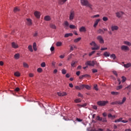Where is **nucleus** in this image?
I'll return each instance as SVG.
<instances>
[{"mask_svg": "<svg viewBox=\"0 0 131 131\" xmlns=\"http://www.w3.org/2000/svg\"><path fill=\"white\" fill-rule=\"evenodd\" d=\"M123 44L126 46H128L129 47L131 46V42L128 41H123Z\"/></svg>", "mask_w": 131, "mask_h": 131, "instance_id": "18", "label": "nucleus"}, {"mask_svg": "<svg viewBox=\"0 0 131 131\" xmlns=\"http://www.w3.org/2000/svg\"><path fill=\"white\" fill-rule=\"evenodd\" d=\"M11 46L13 49H18L19 48V46L15 42H12Z\"/></svg>", "mask_w": 131, "mask_h": 131, "instance_id": "12", "label": "nucleus"}, {"mask_svg": "<svg viewBox=\"0 0 131 131\" xmlns=\"http://www.w3.org/2000/svg\"><path fill=\"white\" fill-rule=\"evenodd\" d=\"M75 17V12L73 10H71L70 12L69 20L72 21Z\"/></svg>", "mask_w": 131, "mask_h": 131, "instance_id": "3", "label": "nucleus"}, {"mask_svg": "<svg viewBox=\"0 0 131 131\" xmlns=\"http://www.w3.org/2000/svg\"><path fill=\"white\" fill-rule=\"evenodd\" d=\"M84 88H85V84H80V89L81 91V90H83Z\"/></svg>", "mask_w": 131, "mask_h": 131, "instance_id": "43", "label": "nucleus"}, {"mask_svg": "<svg viewBox=\"0 0 131 131\" xmlns=\"http://www.w3.org/2000/svg\"><path fill=\"white\" fill-rule=\"evenodd\" d=\"M92 72H93V73H96L98 72V70L93 69H92Z\"/></svg>", "mask_w": 131, "mask_h": 131, "instance_id": "55", "label": "nucleus"}, {"mask_svg": "<svg viewBox=\"0 0 131 131\" xmlns=\"http://www.w3.org/2000/svg\"><path fill=\"white\" fill-rule=\"evenodd\" d=\"M108 103V101H99L97 102V104L98 105V106H103L107 105Z\"/></svg>", "mask_w": 131, "mask_h": 131, "instance_id": "4", "label": "nucleus"}, {"mask_svg": "<svg viewBox=\"0 0 131 131\" xmlns=\"http://www.w3.org/2000/svg\"><path fill=\"white\" fill-rule=\"evenodd\" d=\"M113 73L117 77V76H118L117 72L115 71H113Z\"/></svg>", "mask_w": 131, "mask_h": 131, "instance_id": "60", "label": "nucleus"}, {"mask_svg": "<svg viewBox=\"0 0 131 131\" xmlns=\"http://www.w3.org/2000/svg\"><path fill=\"white\" fill-rule=\"evenodd\" d=\"M80 39H81V37H79V38H76L74 40V42H78V41H79V40H80Z\"/></svg>", "mask_w": 131, "mask_h": 131, "instance_id": "36", "label": "nucleus"}, {"mask_svg": "<svg viewBox=\"0 0 131 131\" xmlns=\"http://www.w3.org/2000/svg\"><path fill=\"white\" fill-rule=\"evenodd\" d=\"M76 120H77V121H78L79 122H81V121H82V119H79V118H76Z\"/></svg>", "mask_w": 131, "mask_h": 131, "instance_id": "61", "label": "nucleus"}, {"mask_svg": "<svg viewBox=\"0 0 131 131\" xmlns=\"http://www.w3.org/2000/svg\"><path fill=\"white\" fill-rule=\"evenodd\" d=\"M69 27L71 29H75L76 28V27L73 25H70Z\"/></svg>", "mask_w": 131, "mask_h": 131, "instance_id": "35", "label": "nucleus"}, {"mask_svg": "<svg viewBox=\"0 0 131 131\" xmlns=\"http://www.w3.org/2000/svg\"><path fill=\"white\" fill-rule=\"evenodd\" d=\"M124 14V13H123V12H121V11L118 12L116 13V15L118 18H121V17H122V16H123Z\"/></svg>", "mask_w": 131, "mask_h": 131, "instance_id": "8", "label": "nucleus"}, {"mask_svg": "<svg viewBox=\"0 0 131 131\" xmlns=\"http://www.w3.org/2000/svg\"><path fill=\"white\" fill-rule=\"evenodd\" d=\"M97 39L100 42V43H104V39L101 35H99L97 37Z\"/></svg>", "mask_w": 131, "mask_h": 131, "instance_id": "6", "label": "nucleus"}, {"mask_svg": "<svg viewBox=\"0 0 131 131\" xmlns=\"http://www.w3.org/2000/svg\"><path fill=\"white\" fill-rule=\"evenodd\" d=\"M121 120H122V118H120L119 119H117V120H116L115 121V122L116 123V122H120V121H121Z\"/></svg>", "mask_w": 131, "mask_h": 131, "instance_id": "45", "label": "nucleus"}, {"mask_svg": "<svg viewBox=\"0 0 131 131\" xmlns=\"http://www.w3.org/2000/svg\"><path fill=\"white\" fill-rule=\"evenodd\" d=\"M121 122H123V123H126L127 122H128V121L124 120H122Z\"/></svg>", "mask_w": 131, "mask_h": 131, "instance_id": "64", "label": "nucleus"}, {"mask_svg": "<svg viewBox=\"0 0 131 131\" xmlns=\"http://www.w3.org/2000/svg\"><path fill=\"white\" fill-rule=\"evenodd\" d=\"M27 25H28L29 26H30L31 25H32V21H31V19L30 18H27Z\"/></svg>", "mask_w": 131, "mask_h": 131, "instance_id": "14", "label": "nucleus"}, {"mask_svg": "<svg viewBox=\"0 0 131 131\" xmlns=\"http://www.w3.org/2000/svg\"><path fill=\"white\" fill-rule=\"evenodd\" d=\"M99 17H100V15L97 14V15L91 16V18H98Z\"/></svg>", "mask_w": 131, "mask_h": 131, "instance_id": "50", "label": "nucleus"}, {"mask_svg": "<svg viewBox=\"0 0 131 131\" xmlns=\"http://www.w3.org/2000/svg\"><path fill=\"white\" fill-rule=\"evenodd\" d=\"M75 102V103H81V100L80 98L76 99Z\"/></svg>", "mask_w": 131, "mask_h": 131, "instance_id": "32", "label": "nucleus"}, {"mask_svg": "<svg viewBox=\"0 0 131 131\" xmlns=\"http://www.w3.org/2000/svg\"><path fill=\"white\" fill-rule=\"evenodd\" d=\"M34 15L36 18H40V13L38 11H35L34 12Z\"/></svg>", "mask_w": 131, "mask_h": 131, "instance_id": "11", "label": "nucleus"}, {"mask_svg": "<svg viewBox=\"0 0 131 131\" xmlns=\"http://www.w3.org/2000/svg\"><path fill=\"white\" fill-rule=\"evenodd\" d=\"M95 51L91 52L90 53H89V56H91L94 55V54H95Z\"/></svg>", "mask_w": 131, "mask_h": 131, "instance_id": "59", "label": "nucleus"}, {"mask_svg": "<svg viewBox=\"0 0 131 131\" xmlns=\"http://www.w3.org/2000/svg\"><path fill=\"white\" fill-rule=\"evenodd\" d=\"M50 51L51 52H53V51H55V47H51V48H50Z\"/></svg>", "mask_w": 131, "mask_h": 131, "instance_id": "63", "label": "nucleus"}, {"mask_svg": "<svg viewBox=\"0 0 131 131\" xmlns=\"http://www.w3.org/2000/svg\"><path fill=\"white\" fill-rule=\"evenodd\" d=\"M63 26L65 29H68V28H69V23H68L67 20L64 21L63 23Z\"/></svg>", "mask_w": 131, "mask_h": 131, "instance_id": "9", "label": "nucleus"}, {"mask_svg": "<svg viewBox=\"0 0 131 131\" xmlns=\"http://www.w3.org/2000/svg\"><path fill=\"white\" fill-rule=\"evenodd\" d=\"M118 26H113L111 27L112 31H114L115 30H118Z\"/></svg>", "mask_w": 131, "mask_h": 131, "instance_id": "13", "label": "nucleus"}, {"mask_svg": "<svg viewBox=\"0 0 131 131\" xmlns=\"http://www.w3.org/2000/svg\"><path fill=\"white\" fill-rule=\"evenodd\" d=\"M91 46H93L94 48H100V47L98 46L96 42L95 41H92L91 43H90Z\"/></svg>", "mask_w": 131, "mask_h": 131, "instance_id": "17", "label": "nucleus"}, {"mask_svg": "<svg viewBox=\"0 0 131 131\" xmlns=\"http://www.w3.org/2000/svg\"><path fill=\"white\" fill-rule=\"evenodd\" d=\"M61 46H62V42H57L56 43V46L57 47H61Z\"/></svg>", "mask_w": 131, "mask_h": 131, "instance_id": "47", "label": "nucleus"}, {"mask_svg": "<svg viewBox=\"0 0 131 131\" xmlns=\"http://www.w3.org/2000/svg\"><path fill=\"white\" fill-rule=\"evenodd\" d=\"M41 67H46V62H43L41 63Z\"/></svg>", "mask_w": 131, "mask_h": 131, "instance_id": "54", "label": "nucleus"}, {"mask_svg": "<svg viewBox=\"0 0 131 131\" xmlns=\"http://www.w3.org/2000/svg\"><path fill=\"white\" fill-rule=\"evenodd\" d=\"M102 122H103V123L107 122V119L105 117L102 118Z\"/></svg>", "mask_w": 131, "mask_h": 131, "instance_id": "49", "label": "nucleus"}, {"mask_svg": "<svg viewBox=\"0 0 131 131\" xmlns=\"http://www.w3.org/2000/svg\"><path fill=\"white\" fill-rule=\"evenodd\" d=\"M111 58H112L113 59H114V60H115L116 59V56L115 55V54H113L111 55Z\"/></svg>", "mask_w": 131, "mask_h": 131, "instance_id": "40", "label": "nucleus"}, {"mask_svg": "<svg viewBox=\"0 0 131 131\" xmlns=\"http://www.w3.org/2000/svg\"><path fill=\"white\" fill-rule=\"evenodd\" d=\"M85 31H86V29L84 27H81L79 29V32H85Z\"/></svg>", "mask_w": 131, "mask_h": 131, "instance_id": "16", "label": "nucleus"}, {"mask_svg": "<svg viewBox=\"0 0 131 131\" xmlns=\"http://www.w3.org/2000/svg\"><path fill=\"white\" fill-rule=\"evenodd\" d=\"M28 50H29L30 52H33V49H32V46L31 45L28 46Z\"/></svg>", "mask_w": 131, "mask_h": 131, "instance_id": "37", "label": "nucleus"}, {"mask_svg": "<svg viewBox=\"0 0 131 131\" xmlns=\"http://www.w3.org/2000/svg\"><path fill=\"white\" fill-rule=\"evenodd\" d=\"M98 33H99V34H104L105 33V32H104L103 29H99L98 31H97Z\"/></svg>", "mask_w": 131, "mask_h": 131, "instance_id": "21", "label": "nucleus"}, {"mask_svg": "<svg viewBox=\"0 0 131 131\" xmlns=\"http://www.w3.org/2000/svg\"><path fill=\"white\" fill-rule=\"evenodd\" d=\"M61 73L62 74H66V73H67V71L63 69L61 70Z\"/></svg>", "mask_w": 131, "mask_h": 131, "instance_id": "41", "label": "nucleus"}, {"mask_svg": "<svg viewBox=\"0 0 131 131\" xmlns=\"http://www.w3.org/2000/svg\"><path fill=\"white\" fill-rule=\"evenodd\" d=\"M23 67H24V68H29V66L28 65V64L25 62H23Z\"/></svg>", "mask_w": 131, "mask_h": 131, "instance_id": "24", "label": "nucleus"}, {"mask_svg": "<svg viewBox=\"0 0 131 131\" xmlns=\"http://www.w3.org/2000/svg\"><path fill=\"white\" fill-rule=\"evenodd\" d=\"M95 61H87L85 62V65H89V66H95Z\"/></svg>", "mask_w": 131, "mask_h": 131, "instance_id": "7", "label": "nucleus"}, {"mask_svg": "<svg viewBox=\"0 0 131 131\" xmlns=\"http://www.w3.org/2000/svg\"><path fill=\"white\" fill-rule=\"evenodd\" d=\"M126 101V97H124L123 98L122 101L118 100L115 102H112L111 103V105H122V104L124 103V102Z\"/></svg>", "mask_w": 131, "mask_h": 131, "instance_id": "1", "label": "nucleus"}, {"mask_svg": "<svg viewBox=\"0 0 131 131\" xmlns=\"http://www.w3.org/2000/svg\"><path fill=\"white\" fill-rule=\"evenodd\" d=\"M78 97H80V98H83V95H82L81 93H79L78 94Z\"/></svg>", "mask_w": 131, "mask_h": 131, "instance_id": "57", "label": "nucleus"}, {"mask_svg": "<svg viewBox=\"0 0 131 131\" xmlns=\"http://www.w3.org/2000/svg\"><path fill=\"white\" fill-rule=\"evenodd\" d=\"M84 88L86 89V90H91V86H90V85H89L85 84Z\"/></svg>", "mask_w": 131, "mask_h": 131, "instance_id": "46", "label": "nucleus"}, {"mask_svg": "<svg viewBox=\"0 0 131 131\" xmlns=\"http://www.w3.org/2000/svg\"><path fill=\"white\" fill-rule=\"evenodd\" d=\"M75 89H76V90H78L79 91H81L80 85L79 86H75Z\"/></svg>", "mask_w": 131, "mask_h": 131, "instance_id": "53", "label": "nucleus"}, {"mask_svg": "<svg viewBox=\"0 0 131 131\" xmlns=\"http://www.w3.org/2000/svg\"><path fill=\"white\" fill-rule=\"evenodd\" d=\"M92 108L95 110H97V109H98V107H97L96 105H92Z\"/></svg>", "mask_w": 131, "mask_h": 131, "instance_id": "62", "label": "nucleus"}, {"mask_svg": "<svg viewBox=\"0 0 131 131\" xmlns=\"http://www.w3.org/2000/svg\"><path fill=\"white\" fill-rule=\"evenodd\" d=\"M76 63H77V61H73L71 63V66L72 67H75V64H76Z\"/></svg>", "mask_w": 131, "mask_h": 131, "instance_id": "34", "label": "nucleus"}, {"mask_svg": "<svg viewBox=\"0 0 131 131\" xmlns=\"http://www.w3.org/2000/svg\"><path fill=\"white\" fill-rule=\"evenodd\" d=\"M97 120H98V121H102L103 120V118L99 117V116H98L96 118Z\"/></svg>", "mask_w": 131, "mask_h": 131, "instance_id": "28", "label": "nucleus"}, {"mask_svg": "<svg viewBox=\"0 0 131 131\" xmlns=\"http://www.w3.org/2000/svg\"><path fill=\"white\" fill-rule=\"evenodd\" d=\"M94 88L95 89V91H99V89H98V85H94Z\"/></svg>", "mask_w": 131, "mask_h": 131, "instance_id": "51", "label": "nucleus"}, {"mask_svg": "<svg viewBox=\"0 0 131 131\" xmlns=\"http://www.w3.org/2000/svg\"><path fill=\"white\" fill-rule=\"evenodd\" d=\"M66 2H67V0H59L58 4L59 5H64Z\"/></svg>", "mask_w": 131, "mask_h": 131, "instance_id": "20", "label": "nucleus"}, {"mask_svg": "<svg viewBox=\"0 0 131 131\" xmlns=\"http://www.w3.org/2000/svg\"><path fill=\"white\" fill-rule=\"evenodd\" d=\"M73 35V34L70 33H67L64 35V37H69V36H72Z\"/></svg>", "mask_w": 131, "mask_h": 131, "instance_id": "26", "label": "nucleus"}, {"mask_svg": "<svg viewBox=\"0 0 131 131\" xmlns=\"http://www.w3.org/2000/svg\"><path fill=\"white\" fill-rule=\"evenodd\" d=\"M44 20H45V21H51V16L49 15L45 16Z\"/></svg>", "mask_w": 131, "mask_h": 131, "instance_id": "19", "label": "nucleus"}, {"mask_svg": "<svg viewBox=\"0 0 131 131\" xmlns=\"http://www.w3.org/2000/svg\"><path fill=\"white\" fill-rule=\"evenodd\" d=\"M121 50L124 52H127V51H129V47L126 45H123L121 46Z\"/></svg>", "mask_w": 131, "mask_h": 131, "instance_id": "5", "label": "nucleus"}, {"mask_svg": "<svg viewBox=\"0 0 131 131\" xmlns=\"http://www.w3.org/2000/svg\"><path fill=\"white\" fill-rule=\"evenodd\" d=\"M37 71L39 73H40L42 72V69H41V68H39L37 69Z\"/></svg>", "mask_w": 131, "mask_h": 131, "instance_id": "42", "label": "nucleus"}, {"mask_svg": "<svg viewBox=\"0 0 131 131\" xmlns=\"http://www.w3.org/2000/svg\"><path fill=\"white\" fill-rule=\"evenodd\" d=\"M33 50L34 51H37V48H36V42L33 43Z\"/></svg>", "mask_w": 131, "mask_h": 131, "instance_id": "27", "label": "nucleus"}, {"mask_svg": "<svg viewBox=\"0 0 131 131\" xmlns=\"http://www.w3.org/2000/svg\"><path fill=\"white\" fill-rule=\"evenodd\" d=\"M57 95L59 97H64L67 96V93H66V92H58Z\"/></svg>", "mask_w": 131, "mask_h": 131, "instance_id": "10", "label": "nucleus"}, {"mask_svg": "<svg viewBox=\"0 0 131 131\" xmlns=\"http://www.w3.org/2000/svg\"><path fill=\"white\" fill-rule=\"evenodd\" d=\"M102 20H103V21H108V17H103L102 18Z\"/></svg>", "mask_w": 131, "mask_h": 131, "instance_id": "52", "label": "nucleus"}, {"mask_svg": "<svg viewBox=\"0 0 131 131\" xmlns=\"http://www.w3.org/2000/svg\"><path fill=\"white\" fill-rule=\"evenodd\" d=\"M14 75L15 76H17V77H19V76H20L21 75V74H20L19 73V72H16L15 73H14Z\"/></svg>", "mask_w": 131, "mask_h": 131, "instance_id": "33", "label": "nucleus"}, {"mask_svg": "<svg viewBox=\"0 0 131 131\" xmlns=\"http://www.w3.org/2000/svg\"><path fill=\"white\" fill-rule=\"evenodd\" d=\"M80 3L82 6H85V7H89L90 9H92V5L89 3L88 0H80Z\"/></svg>", "mask_w": 131, "mask_h": 131, "instance_id": "2", "label": "nucleus"}, {"mask_svg": "<svg viewBox=\"0 0 131 131\" xmlns=\"http://www.w3.org/2000/svg\"><path fill=\"white\" fill-rule=\"evenodd\" d=\"M111 94L113 95L114 96H117V95H119V93L113 91L111 92Z\"/></svg>", "mask_w": 131, "mask_h": 131, "instance_id": "29", "label": "nucleus"}, {"mask_svg": "<svg viewBox=\"0 0 131 131\" xmlns=\"http://www.w3.org/2000/svg\"><path fill=\"white\" fill-rule=\"evenodd\" d=\"M83 77H91V76L89 74L83 75Z\"/></svg>", "mask_w": 131, "mask_h": 131, "instance_id": "58", "label": "nucleus"}, {"mask_svg": "<svg viewBox=\"0 0 131 131\" xmlns=\"http://www.w3.org/2000/svg\"><path fill=\"white\" fill-rule=\"evenodd\" d=\"M103 56H105V57H109L110 56V53L105 52L103 53Z\"/></svg>", "mask_w": 131, "mask_h": 131, "instance_id": "25", "label": "nucleus"}, {"mask_svg": "<svg viewBox=\"0 0 131 131\" xmlns=\"http://www.w3.org/2000/svg\"><path fill=\"white\" fill-rule=\"evenodd\" d=\"M14 58L15 59H16L17 60H18V59H19V58H20V54H15Z\"/></svg>", "mask_w": 131, "mask_h": 131, "instance_id": "30", "label": "nucleus"}, {"mask_svg": "<svg viewBox=\"0 0 131 131\" xmlns=\"http://www.w3.org/2000/svg\"><path fill=\"white\" fill-rule=\"evenodd\" d=\"M19 11H20V9L18 8V7H15L14 9L13 12H14V13H17V12H19Z\"/></svg>", "mask_w": 131, "mask_h": 131, "instance_id": "31", "label": "nucleus"}, {"mask_svg": "<svg viewBox=\"0 0 131 131\" xmlns=\"http://www.w3.org/2000/svg\"><path fill=\"white\" fill-rule=\"evenodd\" d=\"M50 27L52 28V29H57V27L56 26V25L53 24H51L50 25Z\"/></svg>", "mask_w": 131, "mask_h": 131, "instance_id": "23", "label": "nucleus"}, {"mask_svg": "<svg viewBox=\"0 0 131 131\" xmlns=\"http://www.w3.org/2000/svg\"><path fill=\"white\" fill-rule=\"evenodd\" d=\"M73 56V54H70L68 57V61H70V59L72 58Z\"/></svg>", "mask_w": 131, "mask_h": 131, "instance_id": "38", "label": "nucleus"}, {"mask_svg": "<svg viewBox=\"0 0 131 131\" xmlns=\"http://www.w3.org/2000/svg\"><path fill=\"white\" fill-rule=\"evenodd\" d=\"M100 21H101V19L100 18L97 19L95 22V24L94 25V27L95 28H96V27H97V26L98 25V24H99V22H100Z\"/></svg>", "mask_w": 131, "mask_h": 131, "instance_id": "15", "label": "nucleus"}, {"mask_svg": "<svg viewBox=\"0 0 131 131\" xmlns=\"http://www.w3.org/2000/svg\"><path fill=\"white\" fill-rule=\"evenodd\" d=\"M123 66L125 68H129L131 67V63H128L127 64H123Z\"/></svg>", "mask_w": 131, "mask_h": 131, "instance_id": "22", "label": "nucleus"}, {"mask_svg": "<svg viewBox=\"0 0 131 131\" xmlns=\"http://www.w3.org/2000/svg\"><path fill=\"white\" fill-rule=\"evenodd\" d=\"M79 107H85L86 106V103H84L83 104H77Z\"/></svg>", "mask_w": 131, "mask_h": 131, "instance_id": "39", "label": "nucleus"}, {"mask_svg": "<svg viewBox=\"0 0 131 131\" xmlns=\"http://www.w3.org/2000/svg\"><path fill=\"white\" fill-rule=\"evenodd\" d=\"M126 80V78L124 76H122V82H124Z\"/></svg>", "mask_w": 131, "mask_h": 131, "instance_id": "44", "label": "nucleus"}, {"mask_svg": "<svg viewBox=\"0 0 131 131\" xmlns=\"http://www.w3.org/2000/svg\"><path fill=\"white\" fill-rule=\"evenodd\" d=\"M99 49H100V47H93V48H92V50L93 51H94L95 50H99Z\"/></svg>", "mask_w": 131, "mask_h": 131, "instance_id": "56", "label": "nucleus"}, {"mask_svg": "<svg viewBox=\"0 0 131 131\" xmlns=\"http://www.w3.org/2000/svg\"><path fill=\"white\" fill-rule=\"evenodd\" d=\"M121 89H122V85H119L118 86L117 88H116V90H117L118 91L119 90H121Z\"/></svg>", "mask_w": 131, "mask_h": 131, "instance_id": "48", "label": "nucleus"}]
</instances>
